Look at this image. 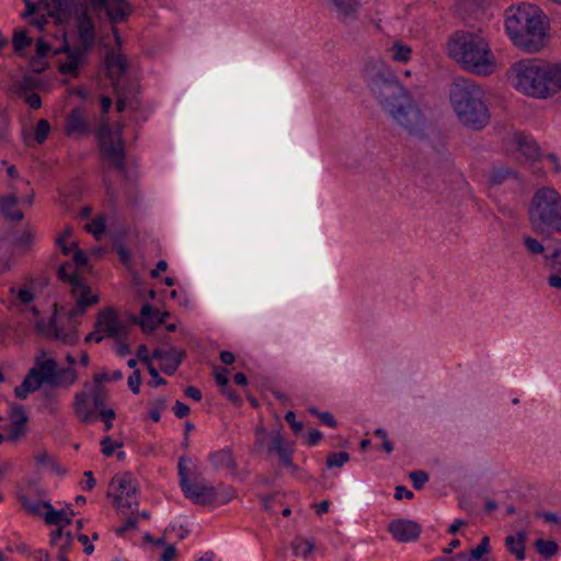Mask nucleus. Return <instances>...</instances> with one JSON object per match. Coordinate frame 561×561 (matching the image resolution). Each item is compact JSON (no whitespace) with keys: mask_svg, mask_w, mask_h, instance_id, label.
<instances>
[{"mask_svg":"<svg viewBox=\"0 0 561 561\" xmlns=\"http://www.w3.org/2000/svg\"><path fill=\"white\" fill-rule=\"evenodd\" d=\"M75 515V512L70 506H67L62 510H55L53 505L49 503L46 505V511L44 514L45 523L48 525H57L65 526L71 524V517Z\"/></svg>","mask_w":561,"mask_h":561,"instance_id":"nucleus-27","label":"nucleus"},{"mask_svg":"<svg viewBox=\"0 0 561 561\" xmlns=\"http://www.w3.org/2000/svg\"><path fill=\"white\" fill-rule=\"evenodd\" d=\"M529 221L538 233L561 231V195L549 186L540 187L534 194Z\"/></svg>","mask_w":561,"mask_h":561,"instance_id":"nucleus-6","label":"nucleus"},{"mask_svg":"<svg viewBox=\"0 0 561 561\" xmlns=\"http://www.w3.org/2000/svg\"><path fill=\"white\" fill-rule=\"evenodd\" d=\"M65 130L67 135H84L89 131V125L83 110L73 108L66 118Z\"/></svg>","mask_w":561,"mask_h":561,"instance_id":"nucleus-22","label":"nucleus"},{"mask_svg":"<svg viewBox=\"0 0 561 561\" xmlns=\"http://www.w3.org/2000/svg\"><path fill=\"white\" fill-rule=\"evenodd\" d=\"M72 259L77 267H83L88 261L87 254L78 248L75 250Z\"/></svg>","mask_w":561,"mask_h":561,"instance_id":"nucleus-61","label":"nucleus"},{"mask_svg":"<svg viewBox=\"0 0 561 561\" xmlns=\"http://www.w3.org/2000/svg\"><path fill=\"white\" fill-rule=\"evenodd\" d=\"M514 178H516V172L512 168L499 167L491 170L489 183L493 186H497Z\"/></svg>","mask_w":561,"mask_h":561,"instance_id":"nucleus-33","label":"nucleus"},{"mask_svg":"<svg viewBox=\"0 0 561 561\" xmlns=\"http://www.w3.org/2000/svg\"><path fill=\"white\" fill-rule=\"evenodd\" d=\"M414 489L422 490L425 483L428 481V474L423 470H415L409 474Z\"/></svg>","mask_w":561,"mask_h":561,"instance_id":"nucleus-43","label":"nucleus"},{"mask_svg":"<svg viewBox=\"0 0 561 561\" xmlns=\"http://www.w3.org/2000/svg\"><path fill=\"white\" fill-rule=\"evenodd\" d=\"M101 157L108 169L115 170L126 179L125 150L121 131L113 133L107 123L102 122L98 131Z\"/></svg>","mask_w":561,"mask_h":561,"instance_id":"nucleus-8","label":"nucleus"},{"mask_svg":"<svg viewBox=\"0 0 561 561\" xmlns=\"http://www.w3.org/2000/svg\"><path fill=\"white\" fill-rule=\"evenodd\" d=\"M547 259L552 262V268L561 274V249H556Z\"/></svg>","mask_w":561,"mask_h":561,"instance_id":"nucleus-56","label":"nucleus"},{"mask_svg":"<svg viewBox=\"0 0 561 561\" xmlns=\"http://www.w3.org/2000/svg\"><path fill=\"white\" fill-rule=\"evenodd\" d=\"M23 184L27 187V192L24 195H19L18 190L12 188L11 193L0 197V213L9 220L21 221L24 215L18 206H31L33 204L34 191L28 187V182H23Z\"/></svg>","mask_w":561,"mask_h":561,"instance_id":"nucleus-12","label":"nucleus"},{"mask_svg":"<svg viewBox=\"0 0 561 561\" xmlns=\"http://www.w3.org/2000/svg\"><path fill=\"white\" fill-rule=\"evenodd\" d=\"M58 276L72 286L71 294L76 300V306L68 312L70 320L83 316L89 307L99 302V296L92 294L91 287L80 279L70 263H65L59 267Z\"/></svg>","mask_w":561,"mask_h":561,"instance_id":"nucleus-11","label":"nucleus"},{"mask_svg":"<svg viewBox=\"0 0 561 561\" xmlns=\"http://www.w3.org/2000/svg\"><path fill=\"white\" fill-rule=\"evenodd\" d=\"M293 553L295 557L308 559L314 550V540L312 538L304 539L297 537L291 542Z\"/></svg>","mask_w":561,"mask_h":561,"instance_id":"nucleus-32","label":"nucleus"},{"mask_svg":"<svg viewBox=\"0 0 561 561\" xmlns=\"http://www.w3.org/2000/svg\"><path fill=\"white\" fill-rule=\"evenodd\" d=\"M449 100L459 122L473 130L484 128L490 122L484 92L470 79L457 78L450 85Z\"/></svg>","mask_w":561,"mask_h":561,"instance_id":"nucleus-4","label":"nucleus"},{"mask_svg":"<svg viewBox=\"0 0 561 561\" xmlns=\"http://www.w3.org/2000/svg\"><path fill=\"white\" fill-rule=\"evenodd\" d=\"M123 378V373L121 370H115L111 375L107 373H100L94 375V382L96 385H102L107 381H117Z\"/></svg>","mask_w":561,"mask_h":561,"instance_id":"nucleus-46","label":"nucleus"},{"mask_svg":"<svg viewBox=\"0 0 561 561\" xmlns=\"http://www.w3.org/2000/svg\"><path fill=\"white\" fill-rule=\"evenodd\" d=\"M9 433L7 436L0 433V445L7 439L12 443L19 442L26 434V423L28 421L22 405L12 404L9 411Z\"/></svg>","mask_w":561,"mask_h":561,"instance_id":"nucleus-15","label":"nucleus"},{"mask_svg":"<svg viewBox=\"0 0 561 561\" xmlns=\"http://www.w3.org/2000/svg\"><path fill=\"white\" fill-rule=\"evenodd\" d=\"M389 57L397 62L407 64L411 60L412 48L409 45H404L400 42L393 43L391 47L387 49Z\"/></svg>","mask_w":561,"mask_h":561,"instance_id":"nucleus-31","label":"nucleus"},{"mask_svg":"<svg viewBox=\"0 0 561 561\" xmlns=\"http://www.w3.org/2000/svg\"><path fill=\"white\" fill-rule=\"evenodd\" d=\"M535 547L537 551L545 558H551L558 551V545L553 540L537 539Z\"/></svg>","mask_w":561,"mask_h":561,"instance_id":"nucleus-36","label":"nucleus"},{"mask_svg":"<svg viewBox=\"0 0 561 561\" xmlns=\"http://www.w3.org/2000/svg\"><path fill=\"white\" fill-rule=\"evenodd\" d=\"M511 150L516 159L523 162H537L541 158V150L536 140L526 134H514L508 142Z\"/></svg>","mask_w":561,"mask_h":561,"instance_id":"nucleus-14","label":"nucleus"},{"mask_svg":"<svg viewBox=\"0 0 561 561\" xmlns=\"http://www.w3.org/2000/svg\"><path fill=\"white\" fill-rule=\"evenodd\" d=\"M140 385H141V376L139 370H135L129 377H128V387L129 389L135 393H139L140 391Z\"/></svg>","mask_w":561,"mask_h":561,"instance_id":"nucleus-51","label":"nucleus"},{"mask_svg":"<svg viewBox=\"0 0 561 561\" xmlns=\"http://www.w3.org/2000/svg\"><path fill=\"white\" fill-rule=\"evenodd\" d=\"M20 503L22 507L25 510V512L30 515L39 516L42 515V510H46V505L49 504V502H43V501H36V500H30L25 495H21L19 497Z\"/></svg>","mask_w":561,"mask_h":561,"instance_id":"nucleus-34","label":"nucleus"},{"mask_svg":"<svg viewBox=\"0 0 561 561\" xmlns=\"http://www.w3.org/2000/svg\"><path fill=\"white\" fill-rule=\"evenodd\" d=\"M64 51L67 53V58L64 62L60 64V67H59L60 72L76 73L79 68V65L81 64V61L85 57V54L89 50H85L84 48H81V47L70 48L69 46H66L64 48Z\"/></svg>","mask_w":561,"mask_h":561,"instance_id":"nucleus-24","label":"nucleus"},{"mask_svg":"<svg viewBox=\"0 0 561 561\" xmlns=\"http://www.w3.org/2000/svg\"><path fill=\"white\" fill-rule=\"evenodd\" d=\"M108 496L119 514L128 515L137 511L139 505L138 483L130 473H118L111 480Z\"/></svg>","mask_w":561,"mask_h":561,"instance_id":"nucleus-9","label":"nucleus"},{"mask_svg":"<svg viewBox=\"0 0 561 561\" xmlns=\"http://www.w3.org/2000/svg\"><path fill=\"white\" fill-rule=\"evenodd\" d=\"M95 328L115 341L125 340L128 334V323L121 320L112 308L101 310L96 316Z\"/></svg>","mask_w":561,"mask_h":561,"instance_id":"nucleus-13","label":"nucleus"},{"mask_svg":"<svg viewBox=\"0 0 561 561\" xmlns=\"http://www.w3.org/2000/svg\"><path fill=\"white\" fill-rule=\"evenodd\" d=\"M23 2L25 3V11L22 14V18L24 19L36 14L39 10H43L38 3H35L32 0H23Z\"/></svg>","mask_w":561,"mask_h":561,"instance_id":"nucleus-54","label":"nucleus"},{"mask_svg":"<svg viewBox=\"0 0 561 561\" xmlns=\"http://www.w3.org/2000/svg\"><path fill=\"white\" fill-rule=\"evenodd\" d=\"M10 141V126L9 118L2 114L0 117V145L8 144Z\"/></svg>","mask_w":561,"mask_h":561,"instance_id":"nucleus-47","label":"nucleus"},{"mask_svg":"<svg viewBox=\"0 0 561 561\" xmlns=\"http://www.w3.org/2000/svg\"><path fill=\"white\" fill-rule=\"evenodd\" d=\"M78 35L81 42V48L90 50L95 42V24L92 18L83 12L77 20Z\"/></svg>","mask_w":561,"mask_h":561,"instance_id":"nucleus-19","label":"nucleus"},{"mask_svg":"<svg viewBox=\"0 0 561 561\" xmlns=\"http://www.w3.org/2000/svg\"><path fill=\"white\" fill-rule=\"evenodd\" d=\"M51 336L65 344L73 345L79 341V334L75 325L58 327L55 323L51 329Z\"/></svg>","mask_w":561,"mask_h":561,"instance_id":"nucleus-30","label":"nucleus"},{"mask_svg":"<svg viewBox=\"0 0 561 561\" xmlns=\"http://www.w3.org/2000/svg\"><path fill=\"white\" fill-rule=\"evenodd\" d=\"M37 463L42 466H50L54 463L53 457L45 450L37 453L35 456Z\"/></svg>","mask_w":561,"mask_h":561,"instance_id":"nucleus-63","label":"nucleus"},{"mask_svg":"<svg viewBox=\"0 0 561 561\" xmlns=\"http://www.w3.org/2000/svg\"><path fill=\"white\" fill-rule=\"evenodd\" d=\"M25 102L33 110H38L42 106V99L37 93H31L25 98Z\"/></svg>","mask_w":561,"mask_h":561,"instance_id":"nucleus-60","label":"nucleus"},{"mask_svg":"<svg viewBox=\"0 0 561 561\" xmlns=\"http://www.w3.org/2000/svg\"><path fill=\"white\" fill-rule=\"evenodd\" d=\"M208 460L217 470L234 471L237 469V462L230 448H222L210 453L208 455Z\"/></svg>","mask_w":561,"mask_h":561,"instance_id":"nucleus-25","label":"nucleus"},{"mask_svg":"<svg viewBox=\"0 0 561 561\" xmlns=\"http://www.w3.org/2000/svg\"><path fill=\"white\" fill-rule=\"evenodd\" d=\"M85 230L93 234L95 239H100L105 231V218L98 217L85 226Z\"/></svg>","mask_w":561,"mask_h":561,"instance_id":"nucleus-39","label":"nucleus"},{"mask_svg":"<svg viewBox=\"0 0 561 561\" xmlns=\"http://www.w3.org/2000/svg\"><path fill=\"white\" fill-rule=\"evenodd\" d=\"M131 13L130 4L127 0H108L106 14L113 24L124 22Z\"/></svg>","mask_w":561,"mask_h":561,"instance_id":"nucleus-26","label":"nucleus"},{"mask_svg":"<svg viewBox=\"0 0 561 561\" xmlns=\"http://www.w3.org/2000/svg\"><path fill=\"white\" fill-rule=\"evenodd\" d=\"M285 420L290 425L294 433H296V434L299 433L304 427L301 422L296 421V415L293 411H288L285 414Z\"/></svg>","mask_w":561,"mask_h":561,"instance_id":"nucleus-55","label":"nucleus"},{"mask_svg":"<svg viewBox=\"0 0 561 561\" xmlns=\"http://www.w3.org/2000/svg\"><path fill=\"white\" fill-rule=\"evenodd\" d=\"M332 11L335 12L339 20L347 22L356 19L360 7L357 0H328Z\"/></svg>","mask_w":561,"mask_h":561,"instance_id":"nucleus-21","label":"nucleus"},{"mask_svg":"<svg viewBox=\"0 0 561 561\" xmlns=\"http://www.w3.org/2000/svg\"><path fill=\"white\" fill-rule=\"evenodd\" d=\"M390 534L400 542L414 541L420 537L421 527L410 519H394L388 527Z\"/></svg>","mask_w":561,"mask_h":561,"instance_id":"nucleus-17","label":"nucleus"},{"mask_svg":"<svg viewBox=\"0 0 561 561\" xmlns=\"http://www.w3.org/2000/svg\"><path fill=\"white\" fill-rule=\"evenodd\" d=\"M545 160L546 162L551 165V168L553 169V171L556 173H560L561 172V162L559 160V158L557 157V154L554 153H548L546 157H545Z\"/></svg>","mask_w":561,"mask_h":561,"instance_id":"nucleus-59","label":"nucleus"},{"mask_svg":"<svg viewBox=\"0 0 561 561\" xmlns=\"http://www.w3.org/2000/svg\"><path fill=\"white\" fill-rule=\"evenodd\" d=\"M106 70L110 78L114 81L115 87L118 85V80L127 70V59L121 54H110L106 57Z\"/></svg>","mask_w":561,"mask_h":561,"instance_id":"nucleus-23","label":"nucleus"},{"mask_svg":"<svg viewBox=\"0 0 561 561\" xmlns=\"http://www.w3.org/2000/svg\"><path fill=\"white\" fill-rule=\"evenodd\" d=\"M448 51L461 67L477 75H490L494 58L488 42L479 34L457 33L448 43Z\"/></svg>","mask_w":561,"mask_h":561,"instance_id":"nucleus-5","label":"nucleus"},{"mask_svg":"<svg viewBox=\"0 0 561 561\" xmlns=\"http://www.w3.org/2000/svg\"><path fill=\"white\" fill-rule=\"evenodd\" d=\"M228 370L226 368L216 369L215 379L217 383L221 387V392H226V388L228 386Z\"/></svg>","mask_w":561,"mask_h":561,"instance_id":"nucleus-52","label":"nucleus"},{"mask_svg":"<svg viewBox=\"0 0 561 561\" xmlns=\"http://www.w3.org/2000/svg\"><path fill=\"white\" fill-rule=\"evenodd\" d=\"M148 373L152 378V380L149 382L151 387L164 386L167 383V380L159 375L157 368L153 365H148Z\"/></svg>","mask_w":561,"mask_h":561,"instance_id":"nucleus-50","label":"nucleus"},{"mask_svg":"<svg viewBox=\"0 0 561 561\" xmlns=\"http://www.w3.org/2000/svg\"><path fill=\"white\" fill-rule=\"evenodd\" d=\"M35 382L47 383L53 387H62L72 385L77 378V371L72 367L58 369L57 362L54 358H46L45 354L36 357L35 365L27 374Z\"/></svg>","mask_w":561,"mask_h":561,"instance_id":"nucleus-10","label":"nucleus"},{"mask_svg":"<svg viewBox=\"0 0 561 561\" xmlns=\"http://www.w3.org/2000/svg\"><path fill=\"white\" fill-rule=\"evenodd\" d=\"M192 460L188 457H180L178 462L179 483L186 499L191 500L195 504L201 505L226 504L232 499V492L220 495L214 486L202 482L192 481Z\"/></svg>","mask_w":561,"mask_h":561,"instance_id":"nucleus-7","label":"nucleus"},{"mask_svg":"<svg viewBox=\"0 0 561 561\" xmlns=\"http://www.w3.org/2000/svg\"><path fill=\"white\" fill-rule=\"evenodd\" d=\"M271 435L272 433H268L263 425L256 426L254 432V450L256 453H262L264 450Z\"/></svg>","mask_w":561,"mask_h":561,"instance_id":"nucleus-37","label":"nucleus"},{"mask_svg":"<svg viewBox=\"0 0 561 561\" xmlns=\"http://www.w3.org/2000/svg\"><path fill=\"white\" fill-rule=\"evenodd\" d=\"M73 411L82 423L89 424L96 420L95 410L88 393L80 392L75 396Z\"/></svg>","mask_w":561,"mask_h":561,"instance_id":"nucleus-20","label":"nucleus"},{"mask_svg":"<svg viewBox=\"0 0 561 561\" xmlns=\"http://www.w3.org/2000/svg\"><path fill=\"white\" fill-rule=\"evenodd\" d=\"M122 443H115L110 436H105L101 440L102 454L106 457L113 455L115 448L122 447Z\"/></svg>","mask_w":561,"mask_h":561,"instance_id":"nucleus-48","label":"nucleus"},{"mask_svg":"<svg viewBox=\"0 0 561 561\" xmlns=\"http://www.w3.org/2000/svg\"><path fill=\"white\" fill-rule=\"evenodd\" d=\"M71 0H50L49 16L56 18L65 12L70 5Z\"/></svg>","mask_w":561,"mask_h":561,"instance_id":"nucleus-45","label":"nucleus"},{"mask_svg":"<svg viewBox=\"0 0 561 561\" xmlns=\"http://www.w3.org/2000/svg\"><path fill=\"white\" fill-rule=\"evenodd\" d=\"M548 30V18L537 5L522 3L505 11L506 34L525 53L540 51L546 45Z\"/></svg>","mask_w":561,"mask_h":561,"instance_id":"nucleus-1","label":"nucleus"},{"mask_svg":"<svg viewBox=\"0 0 561 561\" xmlns=\"http://www.w3.org/2000/svg\"><path fill=\"white\" fill-rule=\"evenodd\" d=\"M373 90L382 108L399 126L410 135L423 133L426 118L412 94L394 76L389 73V78L376 79Z\"/></svg>","mask_w":561,"mask_h":561,"instance_id":"nucleus-2","label":"nucleus"},{"mask_svg":"<svg viewBox=\"0 0 561 561\" xmlns=\"http://www.w3.org/2000/svg\"><path fill=\"white\" fill-rule=\"evenodd\" d=\"M322 439V433L318 430H310L307 435V445L314 446Z\"/></svg>","mask_w":561,"mask_h":561,"instance_id":"nucleus-62","label":"nucleus"},{"mask_svg":"<svg viewBox=\"0 0 561 561\" xmlns=\"http://www.w3.org/2000/svg\"><path fill=\"white\" fill-rule=\"evenodd\" d=\"M49 131H50V125H49L48 121H46L44 118L39 119L35 127V140L38 144H43L47 139Z\"/></svg>","mask_w":561,"mask_h":561,"instance_id":"nucleus-42","label":"nucleus"},{"mask_svg":"<svg viewBox=\"0 0 561 561\" xmlns=\"http://www.w3.org/2000/svg\"><path fill=\"white\" fill-rule=\"evenodd\" d=\"M39 389V383L35 382L28 375L25 376L23 382L14 390L15 396L20 399H25L28 393Z\"/></svg>","mask_w":561,"mask_h":561,"instance_id":"nucleus-35","label":"nucleus"},{"mask_svg":"<svg viewBox=\"0 0 561 561\" xmlns=\"http://www.w3.org/2000/svg\"><path fill=\"white\" fill-rule=\"evenodd\" d=\"M174 414L179 419H183L188 415L190 407L181 401H176L173 407Z\"/></svg>","mask_w":561,"mask_h":561,"instance_id":"nucleus-57","label":"nucleus"},{"mask_svg":"<svg viewBox=\"0 0 561 561\" xmlns=\"http://www.w3.org/2000/svg\"><path fill=\"white\" fill-rule=\"evenodd\" d=\"M16 297L19 298V300L22 302V304H28L33 300L34 296L32 294V291L27 288H20L18 291H16Z\"/></svg>","mask_w":561,"mask_h":561,"instance_id":"nucleus-64","label":"nucleus"},{"mask_svg":"<svg viewBox=\"0 0 561 561\" xmlns=\"http://www.w3.org/2000/svg\"><path fill=\"white\" fill-rule=\"evenodd\" d=\"M136 512L137 511L129 513L130 516H128L126 518V520L124 522V524L119 528L116 529V534L118 536H123L126 531L137 528L139 519H138V516H136Z\"/></svg>","mask_w":561,"mask_h":561,"instance_id":"nucleus-44","label":"nucleus"},{"mask_svg":"<svg viewBox=\"0 0 561 561\" xmlns=\"http://www.w3.org/2000/svg\"><path fill=\"white\" fill-rule=\"evenodd\" d=\"M267 457L277 455L279 462L286 467L297 470V467L293 462V449L287 447L284 443V438L279 431H275L270 436V440L265 445L264 450Z\"/></svg>","mask_w":561,"mask_h":561,"instance_id":"nucleus-16","label":"nucleus"},{"mask_svg":"<svg viewBox=\"0 0 561 561\" xmlns=\"http://www.w3.org/2000/svg\"><path fill=\"white\" fill-rule=\"evenodd\" d=\"M160 311L153 309L149 304H145L140 310L141 320L137 321L144 330H152L158 324L163 323V318H159Z\"/></svg>","mask_w":561,"mask_h":561,"instance_id":"nucleus-29","label":"nucleus"},{"mask_svg":"<svg viewBox=\"0 0 561 561\" xmlns=\"http://www.w3.org/2000/svg\"><path fill=\"white\" fill-rule=\"evenodd\" d=\"M414 496L413 492L403 485H398L394 490V499L400 501L402 499L411 500Z\"/></svg>","mask_w":561,"mask_h":561,"instance_id":"nucleus-58","label":"nucleus"},{"mask_svg":"<svg viewBox=\"0 0 561 561\" xmlns=\"http://www.w3.org/2000/svg\"><path fill=\"white\" fill-rule=\"evenodd\" d=\"M350 460V455L346 451L329 454L325 465L329 469L341 468Z\"/></svg>","mask_w":561,"mask_h":561,"instance_id":"nucleus-38","label":"nucleus"},{"mask_svg":"<svg viewBox=\"0 0 561 561\" xmlns=\"http://www.w3.org/2000/svg\"><path fill=\"white\" fill-rule=\"evenodd\" d=\"M511 72L514 88L525 95L547 99L560 92L561 62L523 59L512 66Z\"/></svg>","mask_w":561,"mask_h":561,"instance_id":"nucleus-3","label":"nucleus"},{"mask_svg":"<svg viewBox=\"0 0 561 561\" xmlns=\"http://www.w3.org/2000/svg\"><path fill=\"white\" fill-rule=\"evenodd\" d=\"M524 244L527 251L531 254H539L545 250L543 245L533 237H524Z\"/></svg>","mask_w":561,"mask_h":561,"instance_id":"nucleus-49","label":"nucleus"},{"mask_svg":"<svg viewBox=\"0 0 561 561\" xmlns=\"http://www.w3.org/2000/svg\"><path fill=\"white\" fill-rule=\"evenodd\" d=\"M48 18H50L47 13L39 14L38 12L34 14V18L31 20V24L37 27L39 31L44 30V27L48 23Z\"/></svg>","mask_w":561,"mask_h":561,"instance_id":"nucleus-53","label":"nucleus"},{"mask_svg":"<svg viewBox=\"0 0 561 561\" xmlns=\"http://www.w3.org/2000/svg\"><path fill=\"white\" fill-rule=\"evenodd\" d=\"M527 539V534L524 530L518 531L516 535H510L505 538V546L511 554H513L516 560L523 561L525 559V542Z\"/></svg>","mask_w":561,"mask_h":561,"instance_id":"nucleus-28","label":"nucleus"},{"mask_svg":"<svg viewBox=\"0 0 561 561\" xmlns=\"http://www.w3.org/2000/svg\"><path fill=\"white\" fill-rule=\"evenodd\" d=\"M32 43L31 37L27 36L25 31H16L12 38V44L15 51H21Z\"/></svg>","mask_w":561,"mask_h":561,"instance_id":"nucleus-40","label":"nucleus"},{"mask_svg":"<svg viewBox=\"0 0 561 561\" xmlns=\"http://www.w3.org/2000/svg\"><path fill=\"white\" fill-rule=\"evenodd\" d=\"M152 358L159 360L160 369L167 375H173L184 358V352L175 347L156 348Z\"/></svg>","mask_w":561,"mask_h":561,"instance_id":"nucleus-18","label":"nucleus"},{"mask_svg":"<svg viewBox=\"0 0 561 561\" xmlns=\"http://www.w3.org/2000/svg\"><path fill=\"white\" fill-rule=\"evenodd\" d=\"M490 539L488 536H484L481 541L479 542V545L471 549L470 551V556H468L470 558V560H480L482 558V556L486 554L490 550Z\"/></svg>","mask_w":561,"mask_h":561,"instance_id":"nucleus-41","label":"nucleus"}]
</instances>
